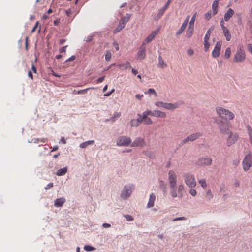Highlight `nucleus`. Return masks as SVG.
I'll use <instances>...</instances> for the list:
<instances>
[{"mask_svg":"<svg viewBox=\"0 0 252 252\" xmlns=\"http://www.w3.org/2000/svg\"><path fill=\"white\" fill-rule=\"evenodd\" d=\"M219 6L218 0H215L212 3V14L216 15L218 12V8Z\"/></svg>","mask_w":252,"mask_h":252,"instance_id":"23","label":"nucleus"},{"mask_svg":"<svg viewBox=\"0 0 252 252\" xmlns=\"http://www.w3.org/2000/svg\"><path fill=\"white\" fill-rule=\"evenodd\" d=\"M181 104V103L180 102H177L175 103L165 102L164 108L169 110H173L179 107Z\"/></svg>","mask_w":252,"mask_h":252,"instance_id":"18","label":"nucleus"},{"mask_svg":"<svg viewBox=\"0 0 252 252\" xmlns=\"http://www.w3.org/2000/svg\"><path fill=\"white\" fill-rule=\"evenodd\" d=\"M84 249L86 251H92L94 250L95 249V248L94 247H93L91 246H89V245H86L84 246Z\"/></svg>","mask_w":252,"mask_h":252,"instance_id":"44","label":"nucleus"},{"mask_svg":"<svg viewBox=\"0 0 252 252\" xmlns=\"http://www.w3.org/2000/svg\"><path fill=\"white\" fill-rule=\"evenodd\" d=\"M189 193L192 196H195L197 194L196 190L195 189H193L191 188L189 190Z\"/></svg>","mask_w":252,"mask_h":252,"instance_id":"46","label":"nucleus"},{"mask_svg":"<svg viewBox=\"0 0 252 252\" xmlns=\"http://www.w3.org/2000/svg\"><path fill=\"white\" fill-rule=\"evenodd\" d=\"M248 51L252 54V44H248L247 45Z\"/></svg>","mask_w":252,"mask_h":252,"instance_id":"52","label":"nucleus"},{"mask_svg":"<svg viewBox=\"0 0 252 252\" xmlns=\"http://www.w3.org/2000/svg\"><path fill=\"white\" fill-rule=\"evenodd\" d=\"M125 217L126 218L127 220L129 221H131L133 220L132 217L130 215H126Z\"/></svg>","mask_w":252,"mask_h":252,"instance_id":"59","label":"nucleus"},{"mask_svg":"<svg viewBox=\"0 0 252 252\" xmlns=\"http://www.w3.org/2000/svg\"><path fill=\"white\" fill-rule=\"evenodd\" d=\"M230 55H231V49H230V48L228 47L227 48H226V49L225 51L224 58L227 59H228L230 58Z\"/></svg>","mask_w":252,"mask_h":252,"instance_id":"38","label":"nucleus"},{"mask_svg":"<svg viewBox=\"0 0 252 252\" xmlns=\"http://www.w3.org/2000/svg\"><path fill=\"white\" fill-rule=\"evenodd\" d=\"M168 180L171 196L173 198H176L178 195L179 197H182L184 191V186L182 184L177 186V176L174 171L172 170L169 171Z\"/></svg>","mask_w":252,"mask_h":252,"instance_id":"2","label":"nucleus"},{"mask_svg":"<svg viewBox=\"0 0 252 252\" xmlns=\"http://www.w3.org/2000/svg\"><path fill=\"white\" fill-rule=\"evenodd\" d=\"M215 122L217 125L221 133L229 134L226 141L228 146L233 145L238 140L239 138L238 134L229 131L231 128V125L229 122L220 119H216Z\"/></svg>","mask_w":252,"mask_h":252,"instance_id":"1","label":"nucleus"},{"mask_svg":"<svg viewBox=\"0 0 252 252\" xmlns=\"http://www.w3.org/2000/svg\"><path fill=\"white\" fill-rule=\"evenodd\" d=\"M76 57L75 56H72L70 58H69L68 59H67L65 61V62H68L70 61H72L75 59Z\"/></svg>","mask_w":252,"mask_h":252,"instance_id":"54","label":"nucleus"},{"mask_svg":"<svg viewBox=\"0 0 252 252\" xmlns=\"http://www.w3.org/2000/svg\"><path fill=\"white\" fill-rule=\"evenodd\" d=\"M67 171V168L66 167L60 169L56 173V175L58 176H63L66 174Z\"/></svg>","mask_w":252,"mask_h":252,"instance_id":"29","label":"nucleus"},{"mask_svg":"<svg viewBox=\"0 0 252 252\" xmlns=\"http://www.w3.org/2000/svg\"><path fill=\"white\" fill-rule=\"evenodd\" d=\"M150 110H147L142 113L140 116V121L145 125H151L153 123V121L151 118L148 117L150 114H149Z\"/></svg>","mask_w":252,"mask_h":252,"instance_id":"9","label":"nucleus"},{"mask_svg":"<svg viewBox=\"0 0 252 252\" xmlns=\"http://www.w3.org/2000/svg\"><path fill=\"white\" fill-rule=\"evenodd\" d=\"M158 67L161 68H164L167 67V65L162 59L161 56H158Z\"/></svg>","mask_w":252,"mask_h":252,"instance_id":"24","label":"nucleus"},{"mask_svg":"<svg viewBox=\"0 0 252 252\" xmlns=\"http://www.w3.org/2000/svg\"><path fill=\"white\" fill-rule=\"evenodd\" d=\"M130 18V14H126V16L125 17H124L121 21L120 23H124V26H125L126 24Z\"/></svg>","mask_w":252,"mask_h":252,"instance_id":"34","label":"nucleus"},{"mask_svg":"<svg viewBox=\"0 0 252 252\" xmlns=\"http://www.w3.org/2000/svg\"><path fill=\"white\" fill-rule=\"evenodd\" d=\"M94 143V140H89L86 142H84L80 144V147L81 148H85L88 145H92Z\"/></svg>","mask_w":252,"mask_h":252,"instance_id":"27","label":"nucleus"},{"mask_svg":"<svg viewBox=\"0 0 252 252\" xmlns=\"http://www.w3.org/2000/svg\"><path fill=\"white\" fill-rule=\"evenodd\" d=\"M216 112L220 117H222L223 115H224L226 120H231L235 117V115L233 112L221 107H217Z\"/></svg>","mask_w":252,"mask_h":252,"instance_id":"4","label":"nucleus"},{"mask_svg":"<svg viewBox=\"0 0 252 252\" xmlns=\"http://www.w3.org/2000/svg\"><path fill=\"white\" fill-rule=\"evenodd\" d=\"M124 23H119V25L117 27V28L114 30L113 32L114 33H116L121 31L124 28Z\"/></svg>","mask_w":252,"mask_h":252,"instance_id":"32","label":"nucleus"},{"mask_svg":"<svg viewBox=\"0 0 252 252\" xmlns=\"http://www.w3.org/2000/svg\"><path fill=\"white\" fill-rule=\"evenodd\" d=\"M115 91V89H113L111 90V91H110L109 93H106L105 94H104V96H110Z\"/></svg>","mask_w":252,"mask_h":252,"instance_id":"56","label":"nucleus"},{"mask_svg":"<svg viewBox=\"0 0 252 252\" xmlns=\"http://www.w3.org/2000/svg\"><path fill=\"white\" fill-rule=\"evenodd\" d=\"M202 133H201L200 132H197L196 133H192V134L189 135L188 136H187L185 139H184L182 141L181 144H184L185 143H186L189 141H191V142L194 141L195 140L198 139L201 136H202Z\"/></svg>","mask_w":252,"mask_h":252,"instance_id":"10","label":"nucleus"},{"mask_svg":"<svg viewBox=\"0 0 252 252\" xmlns=\"http://www.w3.org/2000/svg\"><path fill=\"white\" fill-rule=\"evenodd\" d=\"M146 57V47L142 44L139 47L137 52V58L140 60H143Z\"/></svg>","mask_w":252,"mask_h":252,"instance_id":"14","label":"nucleus"},{"mask_svg":"<svg viewBox=\"0 0 252 252\" xmlns=\"http://www.w3.org/2000/svg\"><path fill=\"white\" fill-rule=\"evenodd\" d=\"M38 23H39V22L38 21H37L34 25V26L33 27V28H32V30L31 31V32L33 33L35 32L36 28L37 27L38 25Z\"/></svg>","mask_w":252,"mask_h":252,"instance_id":"53","label":"nucleus"},{"mask_svg":"<svg viewBox=\"0 0 252 252\" xmlns=\"http://www.w3.org/2000/svg\"><path fill=\"white\" fill-rule=\"evenodd\" d=\"M146 145L145 140L143 138H136L131 144L132 147H143Z\"/></svg>","mask_w":252,"mask_h":252,"instance_id":"16","label":"nucleus"},{"mask_svg":"<svg viewBox=\"0 0 252 252\" xmlns=\"http://www.w3.org/2000/svg\"><path fill=\"white\" fill-rule=\"evenodd\" d=\"M220 25L221 27V29H222V30L223 32V33L226 38V40L228 41H230L231 38V35L229 32V30L228 29V28L224 26V21H223V19H221L220 22Z\"/></svg>","mask_w":252,"mask_h":252,"instance_id":"12","label":"nucleus"},{"mask_svg":"<svg viewBox=\"0 0 252 252\" xmlns=\"http://www.w3.org/2000/svg\"><path fill=\"white\" fill-rule=\"evenodd\" d=\"M211 17V12H208L207 13L205 14V18L207 20H209Z\"/></svg>","mask_w":252,"mask_h":252,"instance_id":"47","label":"nucleus"},{"mask_svg":"<svg viewBox=\"0 0 252 252\" xmlns=\"http://www.w3.org/2000/svg\"><path fill=\"white\" fill-rule=\"evenodd\" d=\"M165 10H165V9H164L163 8L159 10L158 15H155L154 16V19L155 20H158L163 15Z\"/></svg>","mask_w":252,"mask_h":252,"instance_id":"30","label":"nucleus"},{"mask_svg":"<svg viewBox=\"0 0 252 252\" xmlns=\"http://www.w3.org/2000/svg\"><path fill=\"white\" fill-rule=\"evenodd\" d=\"M117 66L121 70H126L131 67L130 63L128 61L124 63L118 64Z\"/></svg>","mask_w":252,"mask_h":252,"instance_id":"21","label":"nucleus"},{"mask_svg":"<svg viewBox=\"0 0 252 252\" xmlns=\"http://www.w3.org/2000/svg\"><path fill=\"white\" fill-rule=\"evenodd\" d=\"M204 50L205 52H207L208 50L209 47H210V44L208 42V41L204 40Z\"/></svg>","mask_w":252,"mask_h":252,"instance_id":"43","label":"nucleus"},{"mask_svg":"<svg viewBox=\"0 0 252 252\" xmlns=\"http://www.w3.org/2000/svg\"><path fill=\"white\" fill-rule=\"evenodd\" d=\"M185 183L189 188H193L196 186V182L194 176L189 173H186L183 175Z\"/></svg>","mask_w":252,"mask_h":252,"instance_id":"5","label":"nucleus"},{"mask_svg":"<svg viewBox=\"0 0 252 252\" xmlns=\"http://www.w3.org/2000/svg\"><path fill=\"white\" fill-rule=\"evenodd\" d=\"M186 27L187 25L185 24V23H183L181 28L179 29V30L177 31L176 33V35L178 36L182 33L184 30H185V29L186 28Z\"/></svg>","mask_w":252,"mask_h":252,"instance_id":"31","label":"nucleus"},{"mask_svg":"<svg viewBox=\"0 0 252 252\" xmlns=\"http://www.w3.org/2000/svg\"><path fill=\"white\" fill-rule=\"evenodd\" d=\"M131 142L130 137L122 136L119 137L117 140V145L119 146H127Z\"/></svg>","mask_w":252,"mask_h":252,"instance_id":"8","label":"nucleus"},{"mask_svg":"<svg viewBox=\"0 0 252 252\" xmlns=\"http://www.w3.org/2000/svg\"><path fill=\"white\" fill-rule=\"evenodd\" d=\"M158 30L154 31L152 32L146 38L144 41L143 42L142 44L145 45L146 44H148L150 42H151L156 36L158 34Z\"/></svg>","mask_w":252,"mask_h":252,"instance_id":"17","label":"nucleus"},{"mask_svg":"<svg viewBox=\"0 0 252 252\" xmlns=\"http://www.w3.org/2000/svg\"><path fill=\"white\" fill-rule=\"evenodd\" d=\"M165 103V102H163L162 101H158V102H156L155 103V105L158 107H162V108H164Z\"/></svg>","mask_w":252,"mask_h":252,"instance_id":"40","label":"nucleus"},{"mask_svg":"<svg viewBox=\"0 0 252 252\" xmlns=\"http://www.w3.org/2000/svg\"><path fill=\"white\" fill-rule=\"evenodd\" d=\"M102 226L104 228H109L111 226V225L108 223H103Z\"/></svg>","mask_w":252,"mask_h":252,"instance_id":"64","label":"nucleus"},{"mask_svg":"<svg viewBox=\"0 0 252 252\" xmlns=\"http://www.w3.org/2000/svg\"><path fill=\"white\" fill-rule=\"evenodd\" d=\"M243 169L246 171H248L252 165V155L248 154L246 155L242 162Z\"/></svg>","mask_w":252,"mask_h":252,"instance_id":"7","label":"nucleus"},{"mask_svg":"<svg viewBox=\"0 0 252 252\" xmlns=\"http://www.w3.org/2000/svg\"><path fill=\"white\" fill-rule=\"evenodd\" d=\"M248 134L249 136V141L251 144L252 145V128L250 125L247 126Z\"/></svg>","mask_w":252,"mask_h":252,"instance_id":"28","label":"nucleus"},{"mask_svg":"<svg viewBox=\"0 0 252 252\" xmlns=\"http://www.w3.org/2000/svg\"><path fill=\"white\" fill-rule=\"evenodd\" d=\"M121 116L120 112H115L113 116L110 118V120L114 122L117 119H118Z\"/></svg>","mask_w":252,"mask_h":252,"instance_id":"36","label":"nucleus"},{"mask_svg":"<svg viewBox=\"0 0 252 252\" xmlns=\"http://www.w3.org/2000/svg\"><path fill=\"white\" fill-rule=\"evenodd\" d=\"M104 78H105V76H102L101 77H99L96 81L97 82V83H101L102 82H103L104 80Z\"/></svg>","mask_w":252,"mask_h":252,"instance_id":"55","label":"nucleus"},{"mask_svg":"<svg viewBox=\"0 0 252 252\" xmlns=\"http://www.w3.org/2000/svg\"><path fill=\"white\" fill-rule=\"evenodd\" d=\"M206 197L208 199L210 200L213 198V195L210 189H208L206 193Z\"/></svg>","mask_w":252,"mask_h":252,"instance_id":"42","label":"nucleus"},{"mask_svg":"<svg viewBox=\"0 0 252 252\" xmlns=\"http://www.w3.org/2000/svg\"><path fill=\"white\" fill-rule=\"evenodd\" d=\"M234 14V10L231 9L229 8L227 11V12L224 14V20L225 21H228L229 20V19L233 16V15Z\"/></svg>","mask_w":252,"mask_h":252,"instance_id":"19","label":"nucleus"},{"mask_svg":"<svg viewBox=\"0 0 252 252\" xmlns=\"http://www.w3.org/2000/svg\"><path fill=\"white\" fill-rule=\"evenodd\" d=\"M210 35H211L210 30H208L205 34V37H204V40L205 41H209V40L210 39Z\"/></svg>","mask_w":252,"mask_h":252,"instance_id":"41","label":"nucleus"},{"mask_svg":"<svg viewBox=\"0 0 252 252\" xmlns=\"http://www.w3.org/2000/svg\"><path fill=\"white\" fill-rule=\"evenodd\" d=\"M111 58V53L109 51H107L106 54H105V60L107 61H109L110 60Z\"/></svg>","mask_w":252,"mask_h":252,"instance_id":"45","label":"nucleus"},{"mask_svg":"<svg viewBox=\"0 0 252 252\" xmlns=\"http://www.w3.org/2000/svg\"><path fill=\"white\" fill-rule=\"evenodd\" d=\"M32 70L34 73H36L37 70L35 66L34 65L33 63H32Z\"/></svg>","mask_w":252,"mask_h":252,"instance_id":"58","label":"nucleus"},{"mask_svg":"<svg viewBox=\"0 0 252 252\" xmlns=\"http://www.w3.org/2000/svg\"><path fill=\"white\" fill-rule=\"evenodd\" d=\"M187 54L189 56H191L193 55L194 51L191 49H188L187 50Z\"/></svg>","mask_w":252,"mask_h":252,"instance_id":"50","label":"nucleus"},{"mask_svg":"<svg viewBox=\"0 0 252 252\" xmlns=\"http://www.w3.org/2000/svg\"><path fill=\"white\" fill-rule=\"evenodd\" d=\"M149 114H150L151 116L155 117H158L161 118H165L166 117V114L165 112L157 110L154 111L150 110Z\"/></svg>","mask_w":252,"mask_h":252,"instance_id":"13","label":"nucleus"},{"mask_svg":"<svg viewBox=\"0 0 252 252\" xmlns=\"http://www.w3.org/2000/svg\"><path fill=\"white\" fill-rule=\"evenodd\" d=\"M221 47V42L220 41L217 42L212 53L213 57L217 58L219 56Z\"/></svg>","mask_w":252,"mask_h":252,"instance_id":"15","label":"nucleus"},{"mask_svg":"<svg viewBox=\"0 0 252 252\" xmlns=\"http://www.w3.org/2000/svg\"><path fill=\"white\" fill-rule=\"evenodd\" d=\"M59 23H60V19H57L54 21V24L55 26L58 25Z\"/></svg>","mask_w":252,"mask_h":252,"instance_id":"61","label":"nucleus"},{"mask_svg":"<svg viewBox=\"0 0 252 252\" xmlns=\"http://www.w3.org/2000/svg\"><path fill=\"white\" fill-rule=\"evenodd\" d=\"M53 187V184L52 183H49L47 186L45 187V189L46 190L49 189L50 188Z\"/></svg>","mask_w":252,"mask_h":252,"instance_id":"51","label":"nucleus"},{"mask_svg":"<svg viewBox=\"0 0 252 252\" xmlns=\"http://www.w3.org/2000/svg\"><path fill=\"white\" fill-rule=\"evenodd\" d=\"M189 18H190V16L189 15H188L186 17V18L185 20H184V21L183 22V23H185V24H186L187 25Z\"/></svg>","mask_w":252,"mask_h":252,"instance_id":"57","label":"nucleus"},{"mask_svg":"<svg viewBox=\"0 0 252 252\" xmlns=\"http://www.w3.org/2000/svg\"><path fill=\"white\" fill-rule=\"evenodd\" d=\"M246 59L245 51L242 45H239L233 57V61L236 63L245 62Z\"/></svg>","mask_w":252,"mask_h":252,"instance_id":"3","label":"nucleus"},{"mask_svg":"<svg viewBox=\"0 0 252 252\" xmlns=\"http://www.w3.org/2000/svg\"><path fill=\"white\" fill-rule=\"evenodd\" d=\"M65 202V198L61 197L56 199L54 201V205L59 207L62 206Z\"/></svg>","mask_w":252,"mask_h":252,"instance_id":"22","label":"nucleus"},{"mask_svg":"<svg viewBox=\"0 0 252 252\" xmlns=\"http://www.w3.org/2000/svg\"><path fill=\"white\" fill-rule=\"evenodd\" d=\"M145 94H148L150 95L151 94H154L155 95V96H156V97L157 96V94L156 91L154 89H152V88L149 89L147 92H145Z\"/></svg>","mask_w":252,"mask_h":252,"instance_id":"33","label":"nucleus"},{"mask_svg":"<svg viewBox=\"0 0 252 252\" xmlns=\"http://www.w3.org/2000/svg\"><path fill=\"white\" fill-rule=\"evenodd\" d=\"M198 183L203 188L206 189L207 188V183L205 179H200L198 180Z\"/></svg>","mask_w":252,"mask_h":252,"instance_id":"35","label":"nucleus"},{"mask_svg":"<svg viewBox=\"0 0 252 252\" xmlns=\"http://www.w3.org/2000/svg\"><path fill=\"white\" fill-rule=\"evenodd\" d=\"M135 97L137 99L140 100L143 97V95L140 94H137L135 95Z\"/></svg>","mask_w":252,"mask_h":252,"instance_id":"60","label":"nucleus"},{"mask_svg":"<svg viewBox=\"0 0 252 252\" xmlns=\"http://www.w3.org/2000/svg\"><path fill=\"white\" fill-rule=\"evenodd\" d=\"M94 89L95 88L94 87H90V88H86L85 89L80 90L78 91L77 94H84L87 93V91L88 90H90V89L94 90Z\"/></svg>","mask_w":252,"mask_h":252,"instance_id":"39","label":"nucleus"},{"mask_svg":"<svg viewBox=\"0 0 252 252\" xmlns=\"http://www.w3.org/2000/svg\"><path fill=\"white\" fill-rule=\"evenodd\" d=\"M114 46L117 51H118L119 50V45L117 43H113Z\"/></svg>","mask_w":252,"mask_h":252,"instance_id":"62","label":"nucleus"},{"mask_svg":"<svg viewBox=\"0 0 252 252\" xmlns=\"http://www.w3.org/2000/svg\"><path fill=\"white\" fill-rule=\"evenodd\" d=\"M212 159L209 157H201L196 162V164L199 166H209L212 164Z\"/></svg>","mask_w":252,"mask_h":252,"instance_id":"11","label":"nucleus"},{"mask_svg":"<svg viewBox=\"0 0 252 252\" xmlns=\"http://www.w3.org/2000/svg\"><path fill=\"white\" fill-rule=\"evenodd\" d=\"M155 199H156L155 195L153 193H152L150 195L149 201L147 203V207L148 208H151L154 206Z\"/></svg>","mask_w":252,"mask_h":252,"instance_id":"20","label":"nucleus"},{"mask_svg":"<svg viewBox=\"0 0 252 252\" xmlns=\"http://www.w3.org/2000/svg\"><path fill=\"white\" fill-rule=\"evenodd\" d=\"M196 16H197V12H196L194 13L193 16L192 17V18L189 23V25L194 26V23H195V21Z\"/></svg>","mask_w":252,"mask_h":252,"instance_id":"37","label":"nucleus"},{"mask_svg":"<svg viewBox=\"0 0 252 252\" xmlns=\"http://www.w3.org/2000/svg\"><path fill=\"white\" fill-rule=\"evenodd\" d=\"M186 220V218L185 217H178V218H176L175 219H173L172 220L173 221H176V220Z\"/></svg>","mask_w":252,"mask_h":252,"instance_id":"48","label":"nucleus"},{"mask_svg":"<svg viewBox=\"0 0 252 252\" xmlns=\"http://www.w3.org/2000/svg\"><path fill=\"white\" fill-rule=\"evenodd\" d=\"M194 26L189 25L186 31V35L188 38L191 37L193 33Z\"/></svg>","mask_w":252,"mask_h":252,"instance_id":"25","label":"nucleus"},{"mask_svg":"<svg viewBox=\"0 0 252 252\" xmlns=\"http://www.w3.org/2000/svg\"><path fill=\"white\" fill-rule=\"evenodd\" d=\"M139 118L137 119H132L130 121V125L131 126L137 127L139 126V124L141 123L140 116L138 115Z\"/></svg>","mask_w":252,"mask_h":252,"instance_id":"26","label":"nucleus"},{"mask_svg":"<svg viewBox=\"0 0 252 252\" xmlns=\"http://www.w3.org/2000/svg\"><path fill=\"white\" fill-rule=\"evenodd\" d=\"M67 45L63 46L59 49L60 53H65L66 52V49Z\"/></svg>","mask_w":252,"mask_h":252,"instance_id":"49","label":"nucleus"},{"mask_svg":"<svg viewBox=\"0 0 252 252\" xmlns=\"http://www.w3.org/2000/svg\"><path fill=\"white\" fill-rule=\"evenodd\" d=\"M133 189L134 185L133 184H129L125 186L121 192V197L124 199L129 197L130 196Z\"/></svg>","mask_w":252,"mask_h":252,"instance_id":"6","label":"nucleus"},{"mask_svg":"<svg viewBox=\"0 0 252 252\" xmlns=\"http://www.w3.org/2000/svg\"><path fill=\"white\" fill-rule=\"evenodd\" d=\"M170 0H169L166 3L165 5L164 6V7H163L164 9H165V10H166L167 7H168L169 5L170 4Z\"/></svg>","mask_w":252,"mask_h":252,"instance_id":"63","label":"nucleus"}]
</instances>
